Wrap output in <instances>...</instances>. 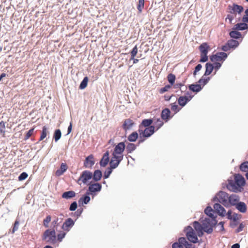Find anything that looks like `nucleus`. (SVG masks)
<instances>
[{"label":"nucleus","mask_w":248,"mask_h":248,"mask_svg":"<svg viewBox=\"0 0 248 248\" xmlns=\"http://www.w3.org/2000/svg\"><path fill=\"white\" fill-rule=\"evenodd\" d=\"M203 231L208 234H211L213 232L214 229L217 228V225L207 217L203 220Z\"/></svg>","instance_id":"6"},{"label":"nucleus","mask_w":248,"mask_h":248,"mask_svg":"<svg viewBox=\"0 0 248 248\" xmlns=\"http://www.w3.org/2000/svg\"><path fill=\"white\" fill-rule=\"evenodd\" d=\"M227 44L230 47V48H235L239 45V42L233 39L228 41Z\"/></svg>","instance_id":"44"},{"label":"nucleus","mask_w":248,"mask_h":248,"mask_svg":"<svg viewBox=\"0 0 248 248\" xmlns=\"http://www.w3.org/2000/svg\"><path fill=\"white\" fill-rule=\"evenodd\" d=\"M225 222L224 221H220L219 223L217 222V226H219V229L216 231V232H222L225 231V228L224 227Z\"/></svg>","instance_id":"53"},{"label":"nucleus","mask_w":248,"mask_h":248,"mask_svg":"<svg viewBox=\"0 0 248 248\" xmlns=\"http://www.w3.org/2000/svg\"><path fill=\"white\" fill-rule=\"evenodd\" d=\"M66 232L63 231H61L60 233L56 234V243L58 242H61L62 239L65 237L66 235Z\"/></svg>","instance_id":"37"},{"label":"nucleus","mask_w":248,"mask_h":248,"mask_svg":"<svg viewBox=\"0 0 248 248\" xmlns=\"http://www.w3.org/2000/svg\"><path fill=\"white\" fill-rule=\"evenodd\" d=\"M43 241L52 244L56 243V231L54 229H46L43 233L42 237Z\"/></svg>","instance_id":"3"},{"label":"nucleus","mask_w":248,"mask_h":248,"mask_svg":"<svg viewBox=\"0 0 248 248\" xmlns=\"http://www.w3.org/2000/svg\"><path fill=\"white\" fill-rule=\"evenodd\" d=\"M139 140H138V146L140 144L143 142L147 138H145V137H144V136H143L142 135V134H141L140 133H139Z\"/></svg>","instance_id":"61"},{"label":"nucleus","mask_w":248,"mask_h":248,"mask_svg":"<svg viewBox=\"0 0 248 248\" xmlns=\"http://www.w3.org/2000/svg\"><path fill=\"white\" fill-rule=\"evenodd\" d=\"M87 186L88 188L86 191L91 195L92 199H93L101 191L102 188L101 184L99 183L90 182Z\"/></svg>","instance_id":"4"},{"label":"nucleus","mask_w":248,"mask_h":248,"mask_svg":"<svg viewBox=\"0 0 248 248\" xmlns=\"http://www.w3.org/2000/svg\"><path fill=\"white\" fill-rule=\"evenodd\" d=\"M109 167H110L111 168H112L113 169L117 168L118 167V166L119 165V164H120V163H118L117 164V163H116V161H115V160H113V162L112 163L111 159L110 160V161L109 162Z\"/></svg>","instance_id":"62"},{"label":"nucleus","mask_w":248,"mask_h":248,"mask_svg":"<svg viewBox=\"0 0 248 248\" xmlns=\"http://www.w3.org/2000/svg\"><path fill=\"white\" fill-rule=\"evenodd\" d=\"M124 158V155H121L119 154H117L115 153H112V157L111 158V163H112L113 161H116V163H120L123 160Z\"/></svg>","instance_id":"27"},{"label":"nucleus","mask_w":248,"mask_h":248,"mask_svg":"<svg viewBox=\"0 0 248 248\" xmlns=\"http://www.w3.org/2000/svg\"><path fill=\"white\" fill-rule=\"evenodd\" d=\"M235 182L242 190L243 186L246 185V181L244 177L240 173H237L234 176Z\"/></svg>","instance_id":"15"},{"label":"nucleus","mask_w":248,"mask_h":248,"mask_svg":"<svg viewBox=\"0 0 248 248\" xmlns=\"http://www.w3.org/2000/svg\"><path fill=\"white\" fill-rule=\"evenodd\" d=\"M47 134H49V132L47 130V127L45 125L42 127L40 139L38 141L36 142V144L38 143L40 141L43 140L45 138H46Z\"/></svg>","instance_id":"28"},{"label":"nucleus","mask_w":248,"mask_h":248,"mask_svg":"<svg viewBox=\"0 0 248 248\" xmlns=\"http://www.w3.org/2000/svg\"><path fill=\"white\" fill-rule=\"evenodd\" d=\"M83 211V209L82 208H79L74 213H71L72 215H74V216L77 217L78 218V217H79L82 212Z\"/></svg>","instance_id":"59"},{"label":"nucleus","mask_w":248,"mask_h":248,"mask_svg":"<svg viewBox=\"0 0 248 248\" xmlns=\"http://www.w3.org/2000/svg\"><path fill=\"white\" fill-rule=\"evenodd\" d=\"M76 193L74 191L69 190L62 193V197L63 199L69 200L76 197Z\"/></svg>","instance_id":"26"},{"label":"nucleus","mask_w":248,"mask_h":248,"mask_svg":"<svg viewBox=\"0 0 248 248\" xmlns=\"http://www.w3.org/2000/svg\"><path fill=\"white\" fill-rule=\"evenodd\" d=\"M93 176L92 172L88 170H85L81 172L78 182L81 181L83 184L88 185L89 184V181L91 180Z\"/></svg>","instance_id":"8"},{"label":"nucleus","mask_w":248,"mask_h":248,"mask_svg":"<svg viewBox=\"0 0 248 248\" xmlns=\"http://www.w3.org/2000/svg\"><path fill=\"white\" fill-rule=\"evenodd\" d=\"M248 25L245 23H240L235 24L234 26L233 29L237 31H242L247 29Z\"/></svg>","instance_id":"31"},{"label":"nucleus","mask_w":248,"mask_h":248,"mask_svg":"<svg viewBox=\"0 0 248 248\" xmlns=\"http://www.w3.org/2000/svg\"><path fill=\"white\" fill-rule=\"evenodd\" d=\"M235 30V31H232L230 32V35L232 38L238 39L241 37V33Z\"/></svg>","instance_id":"43"},{"label":"nucleus","mask_w":248,"mask_h":248,"mask_svg":"<svg viewBox=\"0 0 248 248\" xmlns=\"http://www.w3.org/2000/svg\"><path fill=\"white\" fill-rule=\"evenodd\" d=\"M75 221L72 218L69 217L66 219L63 222L62 229L64 231L68 232L70 231L71 228L74 225Z\"/></svg>","instance_id":"18"},{"label":"nucleus","mask_w":248,"mask_h":248,"mask_svg":"<svg viewBox=\"0 0 248 248\" xmlns=\"http://www.w3.org/2000/svg\"><path fill=\"white\" fill-rule=\"evenodd\" d=\"M215 212L221 217H224L226 215V210L221 203L215 202L213 205Z\"/></svg>","instance_id":"12"},{"label":"nucleus","mask_w":248,"mask_h":248,"mask_svg":"<svg viewBox=\"0 0 248 248\" xmlns=\"http://www.w3.org/2000/svg\"><path fill=\"white\" fill-rule=\"evenodd\" d=\"M227 57V54L225 52H218L216 54L211 57L210 59L212 62H223Z\"/></svg>","instance_id":"16"},{"label":"nucleus","mask_w":248,"mask_h":248,"mask_svg":"<svg viewBox=\"0 0 248 248\" xmlns=\"http://www.w3.org/2000/svg\"><path fill=\"white\" fill-rule=\"evenodd\" d=\"M240 201V197L238 195L235 194L229 195L226 207H230L231 206H235Z\"/></svg>","instance_id":"11"},{"label":"nucleus","mask_w":248,"mask_h":248,"mask_svg":"<svg viewBox=\"0 0 248 248\" xmlns=\"http://www.w3.org/2000/svg\"><path fill=\"white\" fill-rule=\"evenodd\" d=\"M154 122V118L144 119L142 120L139 126V128L148 127L152 125Z\"/></svg>","instance_id":"23"},{"label":"nucleus","mask_w":248,"mask_h":248,"mask_svg":"<svg viewBox=\"0 0 248 248\" xmlns=\"http://www.w3.org/2000/svg\"><path fill=\"white\" fill-rule=\"evenodd\" d=\"M139 138V134L137 131L131 133L127 137V140L131 142H135Z\"/></svg>","instance_id":"30"},{"label":"nucleus","mask_w":248,"mask_h":248,"mask_svg":"<svg viewBox=\"0 0 248 248\" xmlns=\"http://www.w3.org/2000/svg\"><path fill=\"white\" fill-rule=\"evenodd\" d=\"M155 126L154 125H151L148 127H145L144 130H142V128H139L138 132L139 133H140L145 138H149L151 136H152L155 132Z\"/></svg>","instance_id":"10"},{"label":"nucleus","mask_w":248,"mask_h":248,"mask_svg":"<svg viewBox=\"0 0 248 248\" xmlns=\"http://www.w3.org/2000/svg\"><path fill=\"white\" fill-rule=\"evenodd\" d=\"M137 145L133 143H128L125 147L128 154H130L135 151L137 148Z\"/></svg>","instance_id":"32"},{"label":"nucleus","mask_w":248,"mask_h":248,"mask_svg":"<svg viewBox=\"0 0 248 248\" xmlns=\"http://www.w3.org/2000/svg\"><path fill=\"white\" fill-rule=\"evenodd\" d=\"M210 79L200 78L197 82L188 85V88L189 90L194 93H199L209 82Z\"/></svg>","instance_id":"2"},{"label":"nucleus","mask_w":248,"mask_h":248,"mask_svg":"<svg viewBox=\"0 0 248 248\" xmlns=\"http://www.w3.org/2000/svg\"><path fill=\"white\" fill-rule=\"evenodd\" d=\"M34 129H35V127H33L32 128H31L28 131L26 132V133H25V138H24V140H28L30 138V137L33 134Z\"/></svg>","instance_id":"48"},{"label":"nucleus","mask_w":248,"mask_h":248,"mask_svg":"<svg viewBox=\"0 0 248 248\" xmlns=\"http://www.w3.org/2000/svg\"><path fill=\"white\" fill-rule=\"evenodd\" d=\"M95 164V160L93 155L91 154L85 157L84 161L83 166L85 168L92 169Z\"/></svg>","instance_id":"14"},{"label":"nucleus","mask_w":248,"mask_h":248,"mask_svg":"<svg viewBox=\"0 0 248 248\" xmlns=\"http://www.w3.org/2000/svg\"><path fill=\"white\" fill-rule=\"evenodd\" d=\"M93 176L92 179L96 183H98L103 177L102 172L100 170L97 169L94 170L93 173Z\"/></svg>","instance_id":"24"},{"label":"nucleus","mask_w":248,"mask_h":248,"mask_svg":"<svg viewBox=\"0 0 248 248\" xmlns=\"http://www.w3.org/2000/svg\"><path fill=\"white\" fill-rule=\"evenodd\" d=\"M210 49V47L206 43H203L200 46L199 50L201 52L200 62H206L207 61V53Z\"/></svg>","instance_id":"7"},{"label":"nucleus","mask_w":248,"mask_h":248,"mask_svg":"<svg viewBox=\"0 0 248 248\" xmlns=\"http://www.w3.org/2000/svg\"><path fill=\"white\" fill-rule=\"evenodd\" d=\"M193 96L191 95L189 92L186 93V95L180 96L178 99L179 105L182 107H185L193 98Z\"/></svg>","instance_id":"9"},{"label":"nucleus","mask_w":248,"mask_h":248,"mask_svg":"<svg viewBox=\"0 0 248 248\" xmlns=\"http://www.w3.org/2000/svg\"><path fill=\"white\" fill-rule=\"evenodd\" d=\"M67 166L66 163H62L59 168L55 172V175L60 176L62 175L67 170Z\"/></svg>","instance_id":"25"},{"label":"nucleus","mask_w":248,"mask_h":248,"mask_svg":"<svg viewBox=\"0 0 248 248\" xmlns=\"http://www.w3.org/2000/svg\"><path fill=\"white\" fill-rule=\"evenodd\" d=\"M78 208V204L76 201L73 202L70 205L69 210L70 211H75Z\"/></svg>","instance_id":"52"},{"label":"nucleus","mask_w":248,"mask_h":248,"mask_svg":"<svg viewBox=\"0 0 248 248\" xmlns=\"http://www.w3.org/2000/svg\"><path fill=\"white\" fill-rule=\"evenodd\" d=\"M126 146L125 143L123 141L118 143L117 145H115L113 153L117 154L123 155V152L125 149Z\"/></svg>","instance_id":"19"},{"label":"nucleus","mask_w":248,"mask_h":248,"mask_svg":"<svg viewBox=\"0 0 248 248\" xmlns=\"http://www.w3.org/2000/svg\"><path fill=\"white\" fill-rule=\"evenodd\" d=\"M235 208L241 213H245L247 211V205L245 202L240 201L235 206Z\"/></svg>","instance_id":"22"},{"label":"nucleus","mask_w":248,"mask_h":248,"mask_svg":"<svg viewBox=\"0 0 248 248\" xmlns=\"http://www.w3.org/2000/svg\"><path fill=\"white\" fill-rule=\"evenodd\" d=\"M144 6V0H139V3L137 6V9L140 13L142 12Z\"/></svg>","instance_id":"49"},{"label":"nucleus","mask_w":248,"mask_h":248,"mask_svg":"<svg viewBox=\"0 0 248 248\" xmlns=\"http://www.w3.org/2000/svg\"><path fill=\"white\" fill-rule=\"evenodd\" d=\"M171 109L172 111H175V113H177L179 111L180 108L178 107V106L176 104V103H173L170 104Z\"/></svg>","instance_id":"57"},{"label":"nucleus","mask_w":248,"mask_h":248,"mask_svg":"<svg viewBox=\"0 0 248 248\" xmlns=\"http://www.w3.org/2000/svg\"><path fill=\"white\" fill-rule=\"evenodd\" d=\"M228 197L229 194L227 192L219 190L215 195L211 201L212 202L221 203L222 205L226 207Z\"/></svg>","instance_id":"1"},{"label":"nucleus","mask_w":248,"mask_h":248,"mask_svg":"<svg viewBox=\"0 0 248 248\" xmlns=\"http://www.w3.org/2000/svg\"><path fill=\"white\" fill-rule=\"evenodd\" d=\"M208 218H210V220L217 225L218 221L217 220V215H215V212L212 213L209 217Z\"/></svg>","instance_id":"56"},{"label":"nucleus","mask_w":248,"mask_h":248,"mask_svg":"<svg viewBox=\"0 0 248 248\" xmlns=\"http://www.w3.org/2000/svg\"><path fill=\"white\" fill-rule=\"evenodd\" d=\"M193 226L195 232L201 230H203V220L202 221V224L199 223L198 221H194L193 222Z\"/></svg>","instance_id":"33"},{"label":"nucleus","mask_w":248,"mask_h":248,"mask_svg":"<svg viewBox=\"0 0 248 248\" xmlns=\"http://www.w3.org/2000/svg\"><path fill=\"white\" fill-rule=\"evenodd\" d=\"M243 10V7L242 6L238 5L237 4H233L232 9L231 12L233 13L240 14Z\"/></svg>","instance_id":"36"},{"label":"nucleus","mask_w":248,"mask_h":248,"mask_svg":"<svg viewBox=\"0 0 248 248\" xmlns=\"http://www.w3.org/2000/svg\"><path fill=\"white\" fill-rule=\"evenodd\" d=\"M91 195L87 191L79 198L78 201V203L79 207L83 206L84 204H88L91 201Z\"/></svg>","instance_id":"17"},{"label":"nucleus","mask_w":248,"mask_h":248,"mask_svg":"<svg viewBox=\"0 0 248 248\" xmlns=\"http://www.w3.org/2000/svg\"><path fill=\"white\" fill-rule=\"evenodd\" d=\"M170 88V85H166L164 87L161 88L159 90L160 93H163L165 92L168 91V90Z\"/></svg>","instance_id":"63"},{"label":"nucleus","mask_w":248,"mask_h":248,"mask_svg":"<svg viewBox=\"0 0 248 248\" xmlns=\"http://www.w3.org/2000/svg\"><path fill=\"white\" fill-rule=\"evenodd\" d=\"M5 123L3 121L0 122V134H1L3 137H5Z\"/></svg>","instance_id":"47"},{"label":"nucleus","mask_w":248,"mask_h":248,"mask_svg":"<svg viewBox=\"0 0 248 248\" xmlns=\"http://www.w3.org/2000/svg\"><path fill=\"white\" fill-rule=\"evenodd\" d=\"M51 217L50 215H48L43 220V225L46 228L48 227V223L50 222Z\"/></svg>","instance_id":"50"},{"label":"nucleus","mask_w":248,"mask_h":248,"mask_svg":"<svg viewBox=\"0 0 248 248\" xmlns=\"http://www.w3.org/2000/svg\"><path fill=\"white\" fill-rule=\"evenodd\" d=\"M135 124L134 122L130 119H126L124 120L122 127L125 131L129 130Z\"/></svg>","instance_id":"20"},{"label":"nucleus","mask_w":248,"mask_h":248,"mask_svg":"<svg viewBox=\"0 0 248 248\" xmlns=\"http://www.w3.org/2000/svg\"><path fill=\"white\" fill-rule=\"evenodd\" d=\"M239 168L241 171L246 173L248 172V161L242 162L240 164Z\"/></svg>","instance_id":"39"},{"label":"nucleus","mask_w":248,"mask_h":248,"mask_svg":"<svg viewBox=\"0 0 248 248\" xmlns=\"http://www.w3.org/2000/svg\"><path fill=\"white\" fill-rule=\"evenodd\" d=\"M182 237L178 238V241L174 242L172 245V248H184L183 240H181Z\"/></svg>","instance_id":"34"},{"label":"nucleus","mask_w":248,"mask_h":248,"mask_svg":"<svg viewBox=\"0 0 248 248\" xmlns=\"http://www.w3.org/2000/svg\"><path fill=\"white\" fill-rule=\"evenodd\" d=\"M231 221L229 224V226L231 228H234L237 226L239 223V220H230Z\"/></svg>","instance_id":"54"},{"label":"nucleus","mask_w":248,"mask_h":248,"mask_svg":"<svg viewBox=\"0 0 248 248\" xmlns=\"http://www.w3.org/2000/svg\"><path fill=\"white\" fill-rule=\"evenodd\" d=\"M28 177V174L26 172H22L18 177L19 181H22Z\"/></svg>","instance_id":"51"},{"label":"nucleus","mask_w":248,"mask_h":248,"mask_svg":"<svg viewBox=\"0 0 248 248\" xmlns=\"http://www.w3.org/2000/svg\"><path fill=\"white\" fill-rule=\"evenodd\" d=\"M184 231L186 232V238L190 242L193 244L199 242L196 233L191 226L189 225L186 226Z\"/></svg>","instance_id":"5"},{"label":"nucleus","mask_w":248,"mask_h":248,"mask_svg":"<svg viewBox=\"0 0 248 248\" xmlns=\"http://www.w3.org/2000/svg\"><path fill=\"white\" fill-rule=\"evenodd\" d=\"M137 53H138V47H137V46H135L130 52L131 59H134V58L136 56Z\"/></svg>","instance_id":"55"},{"label":"nucleus","mask_w":248,"mask_h":248,"mask_svg":"<svg viewBox=\"0 0 248 248\" xmlns=\"http://www.w3.org/2000/svg\"><path fill=\"white\" fill-rule=\"evenodd\" d=\"M88 82L89 78H83L79 86V89L80 90H84L85 89L88 85Z\"/></svg>","instance_id":"45"},{"label":"nucleus","mask_w":248,"mask_h":248,"mask_svg":"<svg viewBox=\"0 0 248 248\" xmlns=\"http://www.w3.org/2000/svg\"><path fill=\"white\" fill-rule=\"evenodd\" d=\"M170 110L169 108H165L162 110L161 113V119L166 122L170 120L172 116H170Z\"/></svg>","instance_id":"21"},{"label":"nucleus","mask_w":248,"mask_h":248,"mask_svg":"<svg viewBox=\"0 0 248 248\" xmlns=\"http://www.w3.org/2000/svg\"><path fill=\"white\" fill-rule=\"evenodd\" d=\"M181 239L183 240V244L185 248H196L195 246L193 245L191 242H188L185 237H182L181 240Z\"/></svg>","instance_id":"40"},{"label":"nucleus","mask_w":248,"mask_h":248,"mask_svg":"<svg viewBox=\"0 0 248 248\" xmlns=\"http://www.w3.org/2000/svg\"><path fill=\"white\" fill-rule=\"evenodd\" d=\"M154 126H155V130L157 131L159 129H160L164 124V123L162 121L160 118H154Z\"/></svg>","instance_id":"29"},{"label":"nucleus","mask_w":248,"mask_h":248,"mask_svg":"<svg viewBox=\"0 0 248 248\" xmlns=\"http://www.w3.org/2000/svg\"><path fill=\"white\" fill-rule=\"evenodd\" d=\"M109 162V159L107 158L102 157L99 161V165L101 167H105Z\"/></svg>","instance_id":"42"},{"label":"nucleus","mask_w":248,"mask_h":248,"mask_svg":"<svg viewBox=\"0 0 248 248\" xmlns=\"http://www.w3.org/2000/svg\"><path fill=\"white\" fill-rule=\"evenodd\" d=\"M226 187L229 190L235 193L240 192L243 190L239 186H238V185H237L234 181L232 180L228 181V183L226 185Z\"/></svg>","instance_id":"13"},{"label":"nucleus","mask_w":248,"mask_h":248,"mask_svg":"<svg viewBox=\"0 0 248 248\" xmlns=\"http://www.w3.org/2000/svg\"><path fill=\"white\" fill-rule=\"evenodd\" d=\"M62 137V132L60 129L55 130L53 134V139L56 142H57Z\"/></svg>","instance_id":"35"},{"label":"nucleus","mask_w":248,"mask_h":248,"mask_svg":"<svg viewBox=\"0 0 248 248\" xmlns=\"http://www.w3.org/2000/svg\"><path fill=\"white\" fill-rule=\"evenodd\" d=\"M238 225V227L235 231V232L236 233L242 232L245 227V225L243 224V222L240 223Z\"/></svg>","instance_id":"58"},{"label":"nucleus","mask_w":248,"mask_h":248,"mask_svg":"<svg viewBox=\"0 0 248 248\" xmlns=\"http://www.w3.org/2000/svg\"><path fill=\"white\" fill-rule=\"evenodd\" d=\"M58 218H57L56 219H55V220H53L52 222V225L53 226V227L51 229H57L58 226Z\"/></svg>","instance_id":"64"},{"label":"nucleus","mask_w":248,"mask_h":248,"mask_svg":"<svg viewBox=\"0 0 248 248\" xmlns=\"http://www.w3.org/2000/svg\"><path fill=\"white\" fill-rule=\"evenodd\" d=\"M19 224V221L18 219H16L14 223V226L12 229V233H14L16 231L18 230Z\"/></svg>","instance_id":"60"},{"label":"nucleus","mask_w":248,"mask_h":248,"mask_svg":"<svg viewBox=\"0 0 248 248\" xmlns=\"http://www.w3.org/2000/svg\"><path fill=\"white\" fill-rule=\"evenodd\" d=\"M114 169L111 168L110 167H108L105 171L104 172L103 178L105 179H108L109 178L110 174L112 173L113 170Z\"/></svg>","instance_id":"38"},{"label":"nucleus","mask_w":248,"mask_h":248,"mask_svg":"<svg viewBox=\"0 0 248 248\" xmlns=\"http://www.w3.org/2000/svg\"><path fill=\"white\" fill-rule=\"evenodd\" d=\"M214 69L213 65L210 63H207L206 64V70L205 72V75H209L212 72Z\"/></svg>","instance_id":"41"},{"label":"nucleus","mask_w":248,"mask_h":248,"mask_svg":"<svg viewBox=\"0 0 248 248\" xmlns=\"http://www.w3.org/2000/svg\"><path fill=\"white\" fill-rule=\"evenodd\" d=\"M204 212L205 214L208 216V217L210 216V215L215 212L214 209H213L210 206H207L204 209Z\"/></svg>","instance_id":"46"}]
</instances>
